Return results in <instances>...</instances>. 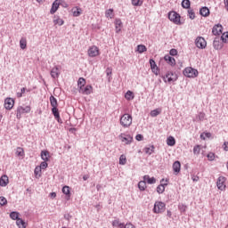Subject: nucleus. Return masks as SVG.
<instances>
[{
    "label": "nucleus",
    "instance_id": "58",
    "mask_svg": "<svg viewBox=\"0 0 228 228\" xmlns=\"http://www.w3.org/2000/svg\"><path fill=\"white\" fill-rule=\"evenodd\" d=\"M135 140H137V142H142V140H143V135L138 134L135 136Z\"/></svg>",
    "mask_w": 228,
    "mask_h": 228
},
{
    "label": "nucleus",
    "instance_id": "26",
    "mask_svg": "<svg viewBox=\"0 0 228 228\" xmlns=\"http://www.w3.org/2000/svg\"><path fill=\"white\" fill-rule=\"evenodd\" d=\"M167 144L169 147H174V145H175V138H174V136H169L167 139Z\"/></svg>",
    "mask_w": 228,
    "mask_h": 228
},
{
    "label": "nucleus",
    "instance_id": "47",
    "mask_svg": "<svg viewBox=\"0 0 228 228\" xmlns=\"http://www.w3.org/2000/svg\"><path fill=\"white\" fill-rule=\"evenodd\" d=\"M188 13H189V18L191 20H193V19H195V12H193V9H189Z\"/></svg>",
    "mask_w": 228,
    "mask_h": 228
},
{
    "label": "nucleus",
    "instance_id": "18",
    "mask_svg": "<svg viewBox=\"0 0 228 228\" xmlns=\"http://www.w3.org/2000/svg\"><path fill=\"white\" fill-rule=\"evenodd\" d=\"M173 170L176 175L181 172V162L179 160H176L175 162H174Z\"/></svg>",
    "mask_w": 228,
    "mask_h": 228
},
{
    "label": "nucleus",
    "instance_id": "42",
    "mask_svg": "<svg viewBox=\"0 0 228 228\" xmlns=\"http://www.w3.org/2000/svg\"><path fill=\"white\" fill-rule=\"evenodd\" d=\"M62 193H64V195H70V187L69 186H64L62 188Z\"/></svg>",
    "mask_w": 228,
    "mask_h": 228
},
{
    "label": "nucleus",
    "instance_id": "27",
    "mask_svg": "<svg viewBox=\"0 0 228 228\" xmlns=\"http://www.w3.org/2000/svg\"><path fill=\"white\" fill-rule=\"evenodd\" d=\"M50 104L52 108H58V100L54 96H50Z\"/></svg>",
    "mask_w": 228,
    "mask_h": 228
},
{
    "label": "nucleus",
    "instance_id": "41",
    "mask_svg": "<svg viewBox=\"0 0 228 228\" xmlns=\"http://www.w3.org/2000/svg\"><path fill=\"white\" fill-rule=\"evenodd\" d=\"M221 40H222V42H224V44H227V43H228V32L224 33V34L221 36Z\"/></svg>",
    "mask_w": 228,
    "mask_h": 228
},
{
    "label": "nucleus",
    "instance_id": "20",
    "mask_svg": "<svg viewBox=\"0 0 228 228\" xmlns=\"http://www.w3.org/2000/svg\"><path fill=\"white\" fill-rule=\"evenodd\" d=\"M200 14L202 17H209V8H208L207 6L201 7L200 9Z\"/></svg>",
    "mask_w": 228,
    "mask_h": 228
},
{
    "label": "nucleus",
    "instance_id": "4",
    "mask_svg": "<svg viewBox=\"0 0 228 228\" xmlns=\"http://www.w3.org/2000/svg\"><path fill=\"white\" fill-rule=\"evenodd\" d=\"M183 76L186 77H197V76H199V71L191 67H188L184 69Z\"/></svg>",
    "mask_w": 228,
    "mask_h": 228
},
{
    "label": "nucleus",
    "instance_id": "63",
    "mask_svg": "<svg viewBox=\"0 0 228 228\" xmlns=\"http://www.w3.org/2000/svg\"><path fill=\"white\" fill-rule=\"evenodd\" d=\"M224 5L226 10L228 11V0H224Z\"/></svg>",
    "mask_w": 228,
    "mask_h": 228
},
{
    "label": "nucleus",
    "instance_id": "36",
    "mask_svg": "<svg viewBox=\"0 0 228 228\" xmlns=\"http://www.w3.org/2000/svg\"><path fill=\"white\" fill-rule=\"evenodd\" d=\"M16 156H19L20 158H22V156H24V149L18 147L16 149V152H15Z\"/></svg>",
    "mask_w": 228,
    "mask_h": 228
},
{
    "label": "nucleus",
    "instance_id": "15",
    "mask_svg": "<svg viewBox=\"0 0 228 228\" xmlns=\"http://www.w3.org/2000/svg\"><path fill=\"white\" fill-rule=\"evenodd\" d=\"M224 29V27H222V25L220 24H216L212 28V33L213 35L216 36V35H222V30Z\"/></svg>",
    "mask_w": 228,
    "mask_h": 228
},
{
    "label": "nucleus",
    "instance_id": "60",
    "mask_svg": "<svg viewBox=\"0 0 228 228\" xmlns=\"http://www.w3.org/2000/svg\"><path fill=\"white\" fill-rule=\"evenodd\" d=\"M64 218H65V220H68V222H69L70 218H72V216H70L69 214H65Z\"/></svg>",
    "mask_w": 228,
    "mask_h": 228
},
{
    "label": "nucleus",
    "instance_id": "64",
    "mask_svg": "<svg viewBox=\"0 0 228 228\" xmlns=\"http://www.w3.org/2000/svg\"><path fill=\"white\" fill-rule=\"evenodd\" d=\"M118 227H119V228H126V224H124L120 223V224H119V225H118Z\"/></svg>",
    "mask_w": 228,
    "mask_h": 228
},
{
    "label": "nucleus",
    "instance_id": "13",
    "mask_svg": "<svg viewBox=\"0 0 228 228\" xmlns=\"http://www.w3.org/2000/svg\"><path fill=\"white\" fill-rule=\"evenodd\" d=\"M13 104H15V101L13 100V98H6L4 100L5 110H12V108H13Z\"/></svg>",
    "mask_w": 228,
    "mask_h": 228
},
{
    "label": "nucleus",
    "instance_id": "9",
    "mask_svg": "<svg viewBox=\"0 0 228 228\" xmlns=\"http://www.w3.org/2000/svg\"><path fill=\"white\" fill-rule=\"evenodd\" d=\"M225 181H226V178L224 176H219L217 179L216 186L218 190H220L221 191H224V190H225L226 188Z\"/></svg>",
    "mask_w": 228,
    "mask_h": 228
},
{
    "label": "nucleus",
    "instance_id": "6",
    "mask_svg": "<svg viewBox=\"0 0 228 228\" xmlns=\"http://www.w3.org/2000/svg\"><path fill=\"white\" fill-rule=\"evenodd\" d=\"M165 203L161 201H157L154 204L153 211L155 213H163L165 211Z\"/></svg>",
    "mask_w": 228,
    "mask_h": 228
},
{
    "label": "nucleus",
    "instance_id": "30",
    "mask_svg": "<svg viewBox=\"0 0 228 228\" xmlns=\"http://www.w3.org/2000/svg\"><path fill=\"white\" fill-rule=\"evenodd\" d=\"M41 159L43 161H49V152L47 151H42Z\"/></svg>",
    "mask_w": 228,
    "mask_h": 228
},
{
    "label": "nucleus",
    "instance_id": "1",
    "mask_svg": "<svg viewBox=\"0 0 228 228\" xmlns=\"http://www.w3.org/2000/svg\"><path fill=\"white\" fill-rule=\"evenodd\" d=\"M120 124L123 127H129L133 124V117L129 114H124L120 118Z\"/></svg>",
    "mask_w": 228,
    "mask_h": 228
},
{
    "label": "nucleus",
    "instance_id": "52",
    "mask_svg": "<svg viewBox=\"0 0 228 228\" xmlns=\"http://www.w3.org/2000/svg\"><path fill=\"white\" fill-rule=\"evenodd\" d=\"M60 6H62V8H69V4L66 3L64 0H60Z\"/></svg>",
    "mask_w": 228,
    "mask_h": 228
},
{
    "label": "nucleus",
    "instance_id": "54",
    "mask_svg": "<svg viewBox=\"0 0 228 228\" xmlns=\"http://www.w3.org/2000/svg\"><path fill=\"white\" fill-rule=\"evenodd\" d=\"M151 71L153 72V74H155V76H159V68H154L151 69Z\"/></svg>",
    "mask_w": 228,
    "mask_h": 228
},
{
    "label": "nucleus",
    "instance_id": "55",
    "mask_svg": "<svg viewBox=\"0 0 228 228\" xmlns=\"http://www.w3.org/2000/svg\"><path fill=\"white\" fill-rule=\"evenodd\" d=\"M208 158L209 161H213L215 159V153H212V152L208 153Z\"/></svg>",
    "mask_w": 228,
    "mask_h": 228
},
{
    "label": "nucleus",
    "instance_id": "22",
    "mask_svg": "<svg viewBox=\"0 0 228 228\" xmlns=\"http://www.w3.org/2000/svg\"><path fill=\"white\" fill-rule=\"evenodd\" d=\"M165 61H167L168 65L174 66L175 65V59L170 55H165L164 57Z\"/></svg>",
    "mask_w": 228,
    "mask_h": 228
},
{
    "label": "nucleus",
    "instance_id": "5",
    "mask_svg": "<svg viewBox=\"0 0 228 228\" xmlns=\"http://www.w3.org/2000/svg\"><path fill=\"white\" fill-rule=\"evenodd\" d=\"M195 44L199 49H206V46L208 45L206 39L202 37H198L195 40Z\"/></svg>",
    "mask_w": 228,
    "mask_h": 228
},
{
    "label": "nucleus",
    "instance_id": "23",
    "mask_svg": "<svg viewBox=\"0 0 228 228\" xmlns=\"http://www.w3.org/2000/svg\"><path fill=\"white\" fill-rule=\"evenodd\" d=\"M143 180L145 183H148V184H156V178L149 176V175H146L143 176Z\"/></svg>",
    "mask_w": 228,
    "mask_h": 228
},
{
    "label": "nucleus",
    "instance_id": "19",
    "mask_svg": "<svg viewBox=\"0 0 228 228\" xmlns=\"http://www.w3.org/2000/svg\"><path fill=\"white\" fill-rule=\"evenodd\" d=\"M8 183H9L8 175H2L0 178V186L2 187L8 186Z\"/></svg>",
    "mask_w": 228,
    "mask_h": 228
},
{
    "label": "nucleus",
    "instance_id": "11",
    "mask_svg": "<svg viewBox=\"0 0 228 228\" xmlns=\"http://www.w3.org/2000/svg\"><path fill=\"white\" fill-rule=\"evenodd\" d=\"M88 56H90V58H95V56H99V47L95 45L91 46L88 49Z\"/></svg>",
    "mask_w": 228,
    "mask_h": 228
},
{
    "label": "nucleus",
    "instance_id": "7",
    "mask_svg": "<svg viewBox=\"0 0 228 228\" xmlns=\"http://www.w3.org/2000/svg\"><path fill=\"white\" fill-rule=\"evenodd\" d=\"M119 139L123 143H126V145L133 143V136H131L130 134H120Z\"/></svg>",
    "mask_w": 228,
    "mask_h": 228
},
{
    "label": "nucleus",
    "instance_id": "48",
    "mask_svg": "<svg viewBox=\"0 0 228 228\" xmlns=\"http://www.w3.org/2000/svg\"><path fill=\"white\" fill-rule=\"evenodd\" d=\"M132 4L134 6H142V4H143V2L140 0H132Z\"/></svg>",
    "mask_w": 228,
    "mask_h": 228
},
{
    "label": "nucleus",
    "instance_id": "61",
    "mask_svg": "<svg viewBox=\"0 0 228 228\" xmlns=\"http://www.w3.org/2000/svg\"><path fill=\"white\" fill-rule=\"evenodd\" d=\"M191 179H192L193 183H197V181H199V176L193 175V176L191 177Z\"/></svg>",
    "mask_w": 228,
    "mask_h": 228
},
{
    "label": "nucleus",
    "instance_id": "39",
    "mask_svg": "<svg viewBox=\"0 0 228 228\" xmlns=\"http://www.w3.org/2000/svg\"><path fill=\"white\" fill-rule=\"evenodd\" d=\"M127 163V159L126 158V155H121L119 157V165H126Z\"/></svg>",
    "mask_w": 228,
    "mask_h": 228
},
{
    "label": "nucleus",
    "instance_id": "17",
    "mask_svg": "<svg viewBox=\"0 0 228 228\" xmlns=\"http://www.w3.org/2000/svg\"><path fill=\"white\" fill-rule=\"evenodd\" d=\"M50 74L53 79H56L60 77V69H58L57 66H55L54 68L52 69Z\"/></svg>",
    "mask_w": 228,
    "mask_h": 228
},
{
    "label": "nucleus",
    "instance_id": "12",
    "mask_svg": "<svg viewBox=\"0 0 228 228\" xmlns=\"http://www.w3.org/2000/svg\"><path fill=\"white\" fill-rule=\"evenodd\" d=\"M52 113L59 124H63V121H61V118H60V110H58V107L52 108Z\"/></svg>",
    "mask_w": 228,
    "mask_h": 228
},
{
    "label": "nucleus",
    "instance_id": "31",
    "mask_svg": "<svg viewBox=\"0 0 228 228\" xmlns=\"http://www.w3.org/2000/svg\"><path fill=\"white\" fill-rule=\"evenodd\" d=\"M20 49H26V47H28V41L26 40V37H21L20 40Z\"/></svg>",
    "mask_w": 228,
    "mask_h": 228
},
{
    "label": "nucleus",
    "instance_id": "38",
    "mask_svg": "<svg viewBox=\"0 0 228 228\" xmlns=\"http://www.w3.org/2000/svg\"><path fill=\"white\" fill-rule=\"evenodd\" d=\"M10 218H12V220H19V212H11Z\"/></svg>",
    "mask_w": 228,
    "mask_h": 228
},
{
    "label": "nucleus",
    "instance_id": "45",
    "mask_svg": "<svg viewBox=\"0 0 228 228\" xmlns=\"http://www.w3.org/2000/svg\"><path fill=\"white\" fill-rule=\"evenodd\" d=\"M6 204H8V200H6V198L1 196L0 197V206H6Z\"/></svg>",
    "mask_w": 228,
    "mask_h": 228
},
{
    "label": "nucleus",
    "instance_id": "53",
    "mask_svg": "<svg viewBox=\"0 0 228 228\" xmlns=\"http://www.w3.org/2000/svg\"><path fill=\"white\" fill-rule=\"evenodd\" d=\"M205 117H206V114L204 112H200L198 115V118H199V120H200V122H202V120H204Z\"/></svg>",
    "mask_w": 228,
    "mask_h": 228
},
{
    "label": "nucleus",
    "instance_id": "62",
    "mask_svg": "<svg viewBox=\"0 0 228 228\" xmlns=\"http://www.w3.org/2000/svg\"><path fill=\"white\" fill-rule=\"evenodd\" d=\"M50 197L51 199H56V192H51Z\"/></svg>",
    "mask_w": 228,
    "mask_h": 228
},
{
    "label": "nucleus",
    "instance_id": "29",
    "mask_svg": "<svg viewBox=\"0 0 228 228\" xmlns=\"http://www.w3.org/2000/svg\"><path fill=\"white\" fill-rule=\"evenodd\" d=\"M165 186H168V183H160L158 187H157V193H163L165 191Z\"/></svg>",
    "mask_w": 228,
    "mask_h": 228
},
{
    "label": "nucleus",
    "instance_id": "40",
    "mask_svg": "<svg viewBox=\"0 0 228 228\" xmlns=\"http://www.w3.org/2000/svg\"><path fill=\"white\" fill-rule=\"evenodd\" d=\"M34 174L36 176L40 177L42 175V169L40 167H36L35 170H34Z\"/></svg>",
    "mask_w": 228,
    "mask_h": 228
},
{
    "label": "nucleus",
    "instance_id": "2",
    "mask_svg": "<svg viewBox=\"0 0 228 228\" xmlns=\"http://www.w3.org/2000/svg\"><path fill=\"white\" fill-rule=\"evenodd\" d=\"M168 19L169 20H171V22H174V24L181 26V15H179V13H177L176 12H170L168 13Z\"/></svg>",
    "mask_w": 228,
    "mask_h": 228
},
{
    "label": "nucleus",
    "instance_id": "35",
    "mask_svg": "<svg viewBox=\"0 0 228 228\" xmlns=\"http://www.w3.org/2000/svg\"><path fill=\"white\" fill-rule=\"evenodd\" d=\"M85 85H86V80H85V78L83 77L78 78V81H77L78 90L79 88H83Z\"/></svg>",
    "mask_w": 228,
    "mask_h": 228
},
{
    "label": "nucleus",
    "instance_id": "59",
    "mask_svg": "<svg viewBox=\"0 0 228 228\" xmlns=\"http://www.w3.org/2000/svg\"><path fill=\"white\" fill-rule=\"evenodd\" d=\"M223 149H224V151H228V142H224V144H223Z\"/></svg>",
    "mask_w": 228,
    "mask_h": 228
},
{
    "label": "nucleus",
    "instance_id": "44",
    "mask_svg": "<svg viewBox=\"0 0 228 228\" xmlns=\"http://www.w3.org/2000/svg\"><path fill=\"white\" fill-rule=\"evenodd\" d=\"M159 113H161V111L158 109L153 110L151 111V117H158V115H159Z\"/></svg>",
    "mask_w": 228,
    "mask_h": 228
},
{
    "label": "nucleus",
    "instance_id": "49",
    "mask_svg": "<svg viewBox=\"0 0 228 228\" xmlns=\"http://www.w3.org/2000/svg\"><path fill=\"white\" fill-rule=\"evenodd\" d=\"M193 154L199 155L200 154V145H196L193 148Z\"/></svg>",
    "mask_w": 228,
    "mask_h": 228
},
{
    "label": "nucleus",
    "instance_id": "56",
    "mask_svg": "<svg viewBox=\"0 0 228 228\" xmlns=\"http://www.w3.org/2000/svg\"><path fill=\"white\" fill-rule=\"evenodd\" d=\"M169 54L171 56H177V50L176 49H171L169 52Z\"/></svg>",
    "mask_w": 228,
    "mask_h": 228
},
{
    "label": "nucleus",
    "instance_id": "57",
    "mask_svg": "<svg viewBox=\"0 0 228 228\" xmlns=\"http://www.w3.org/2000/svg\"><path fill=\"white\" fill-rule=\"evenodd\" d=\"M112 225H113V227H118V226L120 225V221H118V220H114V221L112 222Z\"/></svg>",
    "mask_w": 228,
    "mask_h": 228
},
{
    "label": "nucleus",
    "instance_id": "50",
    "mask_svg": "<svg viewBox=\"0 0 228 228\" xmlns=\"http://www.w3.org/2000/svg\"><path fill=\"white\" fill-rule=\"evenodd\" d=\"M113 16V9H109L106 11L105 12V17H110V19L112 18Z\"/></svg>",
    "mask_w": 228,
    "mask_h": 228
},
{
    "label": "nucleus",
    "instance_id": "21",
    "mask_svg": "<svg viewBox=\"0 0 228 228\" xmlns=\"http://www.w3.org/2000/svg\"><path fill=\"white\" fill-rule=\"evenodd\" d=\"M53 24H57L58 26H63V24H65V21L60 18V16H53Z\"/></svg>",
    "mask_w": 228,
    "mask_h": 228
},
{
    "label": "nucleus",
    "instance_id": "43",
    "mask_svg": "<svg viewBox=\"0 0 228 228\" xmlns=\"http://www.w3.org/2000/svg\"><path fill=\"white\" fill-rule=\"evenodd\" d=\"M144 152L149 155L152 154L154 152V145L151 148H144Z\"/></svg>",
    "mask_w": 228,
    "mask_h": 228
},
{
    "label": "nucleus",
    "instance_id": "51",
    "mask_svg": "<svg viewBox=\"0 0 228 228\" xmlns=\"http://www.w3.org/2000/svg\"><path fill=\"white\" fill-rule=\"evenodd\" d=\"M150 65H151V69H156L158 67V65L156 64V61H154V59H150Z\"/></svg>",
    "mask_w": 228,
    "mask_h": 228
},
{
    "label": "nucleus",
    "instance_id": "16",
    "mask_svg": "<svg viewBox=\"0 0 228 228\" xmlns=\"http://www.w3.org/2000/svg\"><path fill=\"white\" fill-rule=\"evenodd\" d=\"M58 8H60V0H55L53 3L52 8L50 10L51 15H54L55 12H58Z\"/></svg>",
    "mask_w": 228,
    "mask_h": 228
},
{
    "label": "nucleus",
    "instance_id": "28",
    "mask_svg": "<svg viewBox=\"0 0 228 228\" xmlns=\"http://www.w3.org/2000/svg\"><path fill=\"white\" fill-rule=\"evenodd\" d=\"M138 188L141 191H145V189L147 188V182L140 181L138 183Z\"/></svg>",
    "mask_w": 228,
    "mask_h": 228
},
{
    "label": "nucleus",
    "instance_id": "32",
    "mask_svg": "<svg viewBox=\"0 0 228 228\" xmlns=\"http://www.w3.org/2000/svg\"><path fill=\"white\" fill-rule=\"evenodd\" d=\"M190 6H191V3L190 0H183L182 1V7L184 8L185 10L190 9Z\"/></svg>",
    "mask_w": 228,
    "mask_h": 228
},
{
    "label": "nucleus",
    "instance_id": "33",
    "mask_svg": "<svg viewBox=\"0 0 228 228\" xmlns=\"http://www.w3.org/2000/svg\"><path fill=\"white\" fill-rule=\"evenodd\" d=\"M16 225H18L19 228H26V222L21 218H19L16 221Z\"/></svg>",
    "mask_w": 228,
    "mask_h": 228
},
{
    "label": "nucleus",
    "instance_id": "37",
    "mask_svg": "<svg viewBox=\"0 0 228 228\" xmlns=\"http://www.w3.org/2000/svg\"><path fill=\"white\" fill-rule=\"evenodd\" d=\"M125 98L127 100V101H132V99H134V96L133 95V92L131 91H127L125 94Z\"/></svg>",
    "mask_w": 228,
    "mask_h": 228
},
{
    "label": "nucleus",
    "instance_id": "46",
    "mask_svg": "<svg viewBox=\"0 0 228 228\" xmlns=\"http://www.w3.org/2000/svg\"><path fill=\"white\" fill-rule=\"evenodd\" d=\"M47 167H49V165L47 164V161L44 160L43 162H41L39 168H41V170H45Z\"/></svg>",
    "mask_w": 228,
    "mask_h": 228
},
{
    "label": "nucleus",
    "instance_id": "34",
    "mask_svg": "<svg viewBox=\"0 0 228 228\" xmlns=\"http://www.w3.org/2000/svg\"><path fill=\"white\" fill-rule=\"evenodd\" d=\"M137 51L139 52L140 54L146 53L147 51V46L144 45H137Z\"/></svg>",
    "mask_w": 228,
    "mask_h": 228
},
{
    "label": "nucleus",
    "instance_id": "14",
    "mask_svg": "<svg viewBox=\"0 0 228 228\" xmlns=\"http://www.w3.org/2000/svg\"><path fill=\"white\" fill-rule=\"evenodd\" d=\"M220 40H222V38L220 37H216L214 39L213 42V45H214V49H216V51L222 49V47H224V44H222V42H220Z\"/></svg>",
    "mask_w": 228,
    "mask_h": 228
},
{
    "label": "nucleus",
    "instance_id": "8",
    "mask_svg": "<svg viewBox=\"0 0 228 228\" xmlns=\"http://www.w3.org/2000/svg\"><path fill=\"white\" fill-rule=\"evenodd\" d=\"M163 79H167L168 83H172L174 81H177V74L168 71L166 76H162Z\"/></svg>",
    "mask_w": 228,
    "mask_h": 228
},
{
    "label": "nucleus",
    "instance_id": "25",
    "mask_svg": "<svg viewBox=\"0 0 228 228\" xmlns=\"http://www.w3.org/2000/svg\"><path fill=\"white\" fill-rule=\"evenodd\" d=\"M116 33H120L122 28V20L120 19L115 20Z\"/></svg>",
    "mask_w": 228,
    "mask_h": 228
},
{
    "label": "nucleus",
    "instance_id": "24",
    "mask_svg": "<svg viewBox=\"0 0 228 228\" xmlns=\"http://www.w3.org/2000/svg\"><path fill=\"white\" fill-rule=\"evenodd\" d=\"M73 17H79V15H81V12H83V10H81V8L79 7H73L71 9Z\"/></svg>",
    "mask_w": 228,
    "mask_h": 228
},
{
    "label": "nucleus",
    "instance_id": "10",
    "mask_svg": "<svg viewBox=\"0 0 228 228\" xmlns=\"http://www.w3.org/2000/svg\"><path fill=\"white\" fill-rule=\"evenodd\" d=\"M92 90H94V87L92 86L88 85L86 87H79L78 92L79 94H82L83 95H90L92 94Z\"/></svg>",
    "mask_w": 228,
    "mask_h": 228
},
{
    "label": "nucleus",
    "instance_id": "3",
    "mask_svg": "<svg viewBox=\"0 0 228 228\" xmlns=\"http://www.w3.org/2000/svg\"><path fill=\"white\" fill-rule=\"evenodd\" d=\"M29 111H31V107L30 106H19L17 108L16 110V118L20 120V118H22V115H24V113H29Z\"/></svg>",
    "mask_w": 228,
    "mask_h": 228
}]
</instances>
